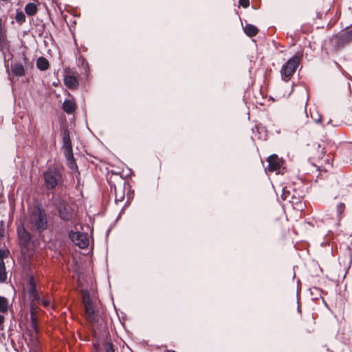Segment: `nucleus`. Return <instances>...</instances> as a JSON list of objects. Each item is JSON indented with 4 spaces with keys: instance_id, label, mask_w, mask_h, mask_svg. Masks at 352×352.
<instances>
[{
    "instance_id": "nucleus-1",
    "label": "nucleus",
    "mask_w": 352,
    "mask_h": 352,
    "mask_svg": "<svg viewBox=\"0 0 352 352\" xmlns=\"http://www.w3.org/2000/svg\"><path fill=\"white\" fill-rule=\"evenodd\" d=\"M44 185L49 190L60 188L65 179L64 168L58 165L50 166L43 173Z\"/></svg>"
},
{
    "instance_id": "nucleus-2",
    "label": "nucleus",
    "mask_w": 352,
    "mask_h": 352,
    "mask_svg": "<svg viewBox=\"0 0 352 352\" xmlns=\"http://www.w3.org/2000/svg\"><path fill=\"white\" fill-rule=\"evenodd\" d=\"M30 223L32 228L41 233L47 228V216L45 211L40 206L34 208L30 214Z\"/></svg>"
},
{
    "instance_id": "nucleus-3",
    "label": "nucleus",
    "mask_w": 352,
    "mask_h": 352,
    "mask_svg": "<svg viewBox=\"0 0 352 352\" xmlns=\"http://www.w3.org/2000/svg\"><path fill=\"white\" fill-rule=\"evenodd\" d=\"M53 206L56 209L60 219L65 222L71 221L74 216V210L69 204L60 195L53 197Z\"/></svg>"
},
{
    "instance_id": "nucleus-4",
    "label": "nucleus",
    "mask_w": 352,
    "mask_h": 352,
    "mask_svg": "<svg viewBox=\"0 0 352 352\" xmlns=\"http://www.w3.org/2000/svg\"><path fill=\"white\" fill-rule=\"evenodd\" d=\"M82 301L85 309L84 317L92 324L97 323L99 321V315L96 310V305L87 292L82 294Z\"/></svg>"
},
{
    "instance_id": "nucleus-5",
    "label": "nucleus",
    "mask_w": 352,
    "mask_h": 352,
    "mask_svg": "<svg viewBox=\"0 0 352 352\" xmlns=\"http://www.w3.org/2000/svg\"><path fill=\"white\" fill-rule=\"evenodd\" d=\"M302 58V53L297 52L282 66L280 74L282 78L285 81H288L294 75Z\"/></svg>"
},
{
    "instance_id": "nucleus-6",
    "label": "nucleus",
    "mask_w": 352,
    "mask_h": 352,
    "mask_svg": "<svg viewBox=\"0 0 352 352\" xmlns=\"http://www.w3.org/2000/svg\"><path fill=\"white\" fill-rule=\"evenodd\" d=\"M68 236L76 245L81 249L87 248L89 245V241L85 233L71 230L68 233Z\"/></svg>"
},
{
    "instance_id": "nucleus-7",
    "label": "nucleus",
    "mask_w": 352,
    "mask_h": 352,
    "mask_svg": "<svg viewBox=\"0 0 352 352\" xmlns=\"http://www.w3.org/2000/svg\"><path fill=\"white\" fill-rule=\"evenodd\" d=\"M16 230L19 245L24 248H29L32 241V234L25 228L23 225L17 227Z\"/></svg>"
},
{
    "instance_id": "nucleus-8",
    "label": "nucleus",
    "mask_w": 352,
    "mask_h": 352,
    "mask_svg": "<svg viewBox=\"0 0 352 352\" xmlns=\"http://www.w3.org/2000/svg\"><path fill=\"white\" fill-rule=\"evenodd\" d=\"M124 184L125 181L121 178L120 182L118 185L111 184V193L114 195L116 203L121 202L124 199Z\"/></svg>"
},
{
    "instance_id": "nucleus-9",
    "label": "nucleus",
    "mask_w": 352,
    "mask_h": 352,
    "mask_svg": "<svg viewBox=\"0 0 352 352\" xmlns=\"http://www.w3.org/2000/svg\"><path fill=\"white\" fill-rule=\"evenodd\" d=\"M324 148H322L319 144H314L311 148V155L309 160L315 166H318L317 163L323 159L324 157Z\"/></svg>"
},
{
    "instance_id": "nucleus-10",
    "label": "nucleus",
    "mask_w": 352,
    "mask_h": 352,
    "mask_svg": "<svg viewBox=\"0 0 352 352\" xmlns=\"http://www.w3.org/2000/svg\"><path fill=\"white\" fill-rule=\"evenodd\" d=\"M336 46L339 48L352 42V34L350 30L343 32L336 35Z\"/></svg>"
},
{
    "instance_id": "nucleus-11",
    "label": "nucleus",
    "mask_w": 352,
    "mask_h": 352,
    "mask_svg": "<svg viewBox=\"0 0 352 352\" xmlns=\"http://www.w3.org/2000/svg\"><path fill=\"white\" fill-rule=\"evenodd\" d=\"M268 170L270 172L278 170L282 166V161L278 155L273 154L268 157Z\"/></svg>"
},
{
    "instance_id": "nucleus-12",
    "label": "nucleus",
    "mask_w": 352,
    "mask_h": 352,
    "mask_svg": "<svg viewBox=\"0 0 352 352\" xmlns=\"http://www.w3.org/2000/svg\"><path fill=\"white\" fill-rule=\"evenodd\" d=\"M29 286H30L29 292L32 298V301L35 302L36 303H39L41 298H40L39 294L37 291L36 283L34 276H31L30 278Z\"/></svg>"
},
{
    "instance_id": "nucleus-13",
    "label": "nucleus",
    "mask_w": 352,
    "mask_h": 352,
    "mask_svg": "<svg viewBox=\"0 0 352 352\" xmlns=\"http://www.w3.org/2000/svg\"><path fill=\"white\" fill-rule=\"evenodd\" d=\"M62 138L65 151H69L71 153V150H72V144L68 129L65 128L63 129L62 132Z\"/></svg>"
},
{
    "instance_id": "nucleus-14",
    "label": "nucleus",
    "mask_w": 352,
    "mask_h": 352,
    "mask_svg": "<svg viewBox=\"0 0 352 352\" xmlns=\"http://www.w3.org/2000/svg\"><path fill=\"white\" fill-rule=\"evenodd\" d=\"M64 83L70 89H76L79 85L77 78L72 75L65 76Z\"/></svg>"
},
{
    "instance_id": "nucleus-15",
    "label": "nucleus",
    "mask_w": 352,
    "mask_h": 352,
    "mask_svg": "<svg viewBox=\"0 0 352 352\" xmlns=\"http://www.w3.org/2000/svg\"><path fill=\"white\" fill-rule=\"evenodd\" d=\"M62 107L65 112L71 114L76 111L77 105L74 100L68 99L63 102Z\"/></svg>"
},
{
    "instance_id": "nucleus-16",
    "label": "nucleus",
    "mask_w": 352,
    "mask_h": 352,
    "mask_svg": "<svg viewBox=\"0 0 352 352\" xmlns=\"http://www.w3.org/2000/svg\"><path fill=\"white\" fill-rule=\"evenodd\" d=\"M11 71L16 76L21 77L25 76V68L21 63H14L11 65Z\"/></svg>"
},
{
    "instance_id": "nucleus-17",
    "label": "nucleus",
    "mask_w": 352,
    "mask_h": 352,
    "mask_svg": "<svg viewBox=\"0 0 352 352\" xmlns=\"http://www.w3.org/2000/svg\"><path fill=\"white\" fill-rule=\"evenodd\" d=\"M50 63L46 58L39 57L36 60V67L41 71H45L49 68Z\"/></svg>"
},
{
    "instance_id": "nucleus-18",
    "label": "nucleus",
    "mask_w": 352,
    "mask_h": 352,
    "mask_svg": "<svg viewBox=\"0 0 352 352\" xmlns=\"http://www.w3.org/2000/svg\"><path fill=\"white\" fill-rule=\"evenodd\" d=\"M65 156L67 160L68 167L72 170L77 168V165L73 155V150H71V153L69 151H65Z\"/></svg>"
},
{
    "instance_id": "nucleus-19",
    "label": "nucleus",
    "mask_w": 352,
    "mask_h": 352,
    "mask_svg": "<svg viewBox=\"0 0 352 352\" xmlns=\"http://www.w3.org/2000/svg\"><path fill=\"white\" fill-rule=\"evenodd\" d=\"M243 30L245 33L250 37L255 36L258 32V28L252 24H247Z\"/></svg>"
},
{
    "instance_id": "nucleus-20",
    "label": "nucleus",
    "mask_w": 352,
    "mask_h": 352,
    "mask_svg": "<svg viewBox=\"0 0 352 352\" xmlns=\"http://www.w3.org/2000/svg\"><path fill=\"white\" fill-rule=\"evenodd\" d=\"M25 12L28 16H34L38 12L36 5L34 3H28L25 6Z\"/></svg>"
},
{
    "instance_id": "nucleus-21",
    "label": "nucleus",
    "mask_w": 352,
    "mask_h": 352,
    "mask_svg": "<svg viewBox=\"0 0 352 352\" xmlns=\"http://www.w3.org/2000/svg\"><path fill=\"white\" fill-rule=\"evenodd\" d=\"M8 310V300L0 296V312L6 313Z\"/></svg>"
},
{
    "instance_id": "nucleus-22",
    "label": "nucleus",
    "mask_w": 352,
    "mask_h": 352,
    "mask_svg": "<svg viewBox=\"0 0 352 352\" xmlns=\"http://www.w3.org/2000/svg\"><path fill=\"white\" fill-rule=\"evenodd\" d=\"M7 280V273L6 271V265L4 262L0 264V283H5Z\"/></svg>"
},
{
    "instance_id": "nucleus-23",
    "label": "nucleus",
    "mask_w": 352,
    "mask_h": 352,
    "mask_svg": "<svg viewBox=\"0 0 352 352\" xmlns=\"http://www.w3.org/2000/svg\"><path fill=\"white\" fill-rule=\"evenodd\" d=\"M25 15L21 10H16L15 20L18 23L19 25H22L25 22Z\"/></svg>"
},
{
    "instance_id": "nucleus-24",
    "label": "nucleus",
    "mask_w": 352,
    "mask_h": 352,
    "mask_svg": "<svg viewBox=\"0 0 352 352\" xmlns=\"http://www.w3.org/2000/svg\"><path fill=\"white\" fill-rule=\"evenodd\" d=\"M345 204L344 203H340L339 204H338L336 207V212L339 220L342 219V215L345 210Z\"/></svg>"
},
{
    "instance_id": "nucleus-25",
    "label": "nucleus",
    "mask_w": 352,
    "mask_h": 352,
    "mask_svg": "<svg viewBox=\"0 0 352 352\" xmlns=\"http://www.w3.org/2000/svg\"><path fill=\"white\" fill-rule=\"evenodd\" d=\"M290 197L292 199H293L294 197V195H292L290 191L289 190H287V188L285 187L283 189V193L281 195L282 199L287 200V199H289Z\"/></svg>"
},
{
    "instance_id": "nucleus-26",
    "label": "nucleus",
    "mask_w": 352,
    "mask_h": 352,
    "mask_svg": "<svg viewBox=\"0 0 352 352\" xmlns=\"http://www.w3.org/2000/svg\"><path fill=\"white\" fill-rule=\"evenodd\" d=\"M8 42L6 31L3 29L0 31V44L4 45Z\"/></svg>"
},
{
    "instance_id": "nucleus-27",
    "label": "nucleus",
    "mask_w": 352,
    "mask_h": 352,
    "mask_svg": "<svg viewBox=\"0 0 352 352\" xmlns=\"http://www.w3.org/2000/svg\"><path fill=\"white\" fill-rule=\"evenodd\" d=\"M8 253L9 252L8 250L0 249V264H1V262H4L3 258L8 256Z\"/></svg>"
},
{
    "instance_id": "nucleus-28",
    "label": "nucleus",
    "mask_w": 352,
    "mask_h": 352,
    "mask_svg": "<svg viewBox=\"0 0 352 352\" xmlns=\"http://www.w3.org/2000/svg\"><path fill=\"white\" fill-rule=\"evenodd\" d=\"M105 348V352H115L113 346L110 342H107L104 346Z\"/></svg>"
},
{
    "instance_id": "nucleus-29",
    "label": "nucleus",
    "mask_w": 352,
    "mask_h": 352,
    "mask_svg": "<svg viewBox=\"0 0 352 352\" xmlns=\"http://www.w3.org/2000/svg\"><path fill=\"white\" fill-rule=\"evenodd\" d=\"M239 5L242 6L243 8H248L250 5V1L249 0H239Z\"/></svg>"
},
{
    "instance_id": "nucleus-30",
    "label": "nucleus",
    "mask_w": 352,
    "mask_h": 352,
    "mask_svg": "<svg viewBox=\"0 0 352 352\" xmlns=\"http://www.w3.org/2000/svg\"><path fill=\"white\" fill-rule=\"evenodd\" d=\"M32 326L34 329L36 328L37 327V324H36V319L33 317V316L32 315Z\"/></svg>"
},
{
    "instance_id": "nucleus-31",
    "label": "nucleus",
    "mask_w": 352,
    "mask_h": 352,
    "mask_svg": "<svg viewBox=\"0 0 352 352\" xmlns=\"http://www.w3.org/2000/svg\"><path fill=\"white\" fill-rule=\"evenodd\" d=\"M42 302H43V305L45 307H47L50 305V302L47 300H43Z\"/></svg>"
},
{
    "instance_id": "nucleus-32",
    "label": "nucleus",
    "mask_w": 352,
    "mask_h": 352,
    "mask_svg": "<svg viewBox=\"0 0 352 352\" xmlns=\"http://www.w3.org/2000/svg\"><path fill=\"white\" fill-rule=\"evenodd\" d=\"M4 321H5L4 316L0 314V325L3 324Z\"/></svg>"
},
{
    "instance_id": "nucleus-33",
    "label": "nucleus",
    "mask_w": 352,
    "mask_h": 352,
    "mask_svg": "<svg viewBox=\"0 0 352 352\" xmlns=\"http://www.w3.org/2000/svg\"><path fill=\"white\" fill-rule=\"evenodd\" d=\"M352 265V254H350L349 267Z\"/></svg>"
},
{
    "instance_id": "nucleus-34",
    "label": "nucleus",
    "mask_w": 352,
    "mask_h": 352,
    "mask_svg": "<svg viewBox=\"0 0 352 352\" xmlns=\"http://www.w3.org/2000/svg\"><path fill=\"white\" fill-rule=\"evenodd\" d=\"M23 61L25 63H26L28 61V58L25 56H23Z\"/></svg>"
},
{
    "instance_id": "nucleus-35",
    "label": "nucleus",
    "mask_w": 352,
    "mask_h": 352,
    "mask_svg": "<svg viewBox=\"0 0 352 352\" xmlns=\"http://www.w3.org/2000/svg\"><path fill=\"white\" fill-rule=\"evenodd\" d=\"M318 120H316V122H320L321 121V117L320 116H318Z\"/></svg>"
},
{
    "instance_id": "nucleus-36",
    "label": "nucleus",
    "mask_w": 352,
    "mask_h": 352,
    "mask_svg": "<svg viewBox=\"0 0 352 352\" xmlns=\"http://www.w3.org/2000/svg\"><path fill=\"white\" fill-rule=\"evenodd\" d=\"M3 232H4L3 230L0 231V237L3 236Z\"/></svg>"
},
{
    "instance_id": "nucleus-37",
    "label": "nucleus",
    "mask_w": 352,
    "mask_h": 352,
    "mask_svg": "<svg viewBox=\"0 0 352 352\" xmlns=\"http://www.w3.org/2000/svg\"><path fill=\"white\" fill-rule=\"evenodd\" d=\"M166 352H176V351L174 350H167Z\"/></svg>"
},
{
    "instance_id": "nucleus-38",
    "label": "nucleus",
    "mask_w": 352,
    "mask_h": 352,
    "mask_svg": "<svg viewBox=\"0 0 352 352\" xmlns=\"http://www.w3.org/2000/svg\"><path fill=\"white\" fill-rule=\"evenodd\" d=\"M304 107L305 108L306 107V103H305L304 104ZM305 113H306V111H305Z\"/></svg>"
}]
</instances>
